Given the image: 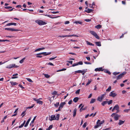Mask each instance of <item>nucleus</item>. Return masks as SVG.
<instances>
[{"label": "nucleus", "instance_id": "f257e3e1", "mask_svg": "<svg viewBox=\"0 0 130 130\" xmlns=\"http://www.w3.org/2000/svg\"><path fill=\"white\" fill-rule=\"evenodd\" d=\"M51 53V52H50L48 53H47L46 52H42L40 53H39L38 54H37V55L36 57H38V58H41L42 57V56H39L38 55H42L43 54L44 55V56H46L48 55H49Z\"/></svg>", "mask_w": 130, "mask_h": 130}, {"label": "nucleus", "instance_id": "f03ea898", "mask_svg": "<svg viewBox=\"0 0 130 130\" xmlns=\"http://www.w3.org/2000/svg\"><path fill=\"white\" fill-rule=\"evenodd\" d=\"M90 32L91 34L94 36L96 38L98 39H100V38L99 37L95 31H90Z\"/></svg>", "mask_w": 130, "mask_h": 130}, {"label": "nucleus", "instance_id": "7ed1b4c3", "mask_svg": "<svg viewBox=\"0 0 130 130\" xmlns=\"http://www.w3.org/2000/svg\"><path fill=\"white\" fill-rule=\"evenodd\" d=\"M35 22L40 25H44L46 24L45 22L42 20H37L35 21Z\"/></svg>", "mask_w": 130, "mask_h": 130}, {"label": "nucleus", "instance_id": "20e7f679", "mask_svg": "<svg viewBox=\"0 0 130 130\" xmlns=\"http://www.w3.org/2000/svg\"><path fill=\"white\" fill-rule=\"evenodd\" d=\"M87 69L83 70H78L75 71V74L76 73H82L83 75H84L85 73L86 72Z\"/></svg>", "mask_w": 130, "mask_h": 130}, {"label": "nucleus", "instance_id": "39448f33", "mask_svg": "<svg viewBox=\"0 0 130 130\" xmlns=\"http://www.w3.org/2000/svg\"><path fill=\"white\" fill-rule=\"evenodd\" d=\"M18 67V66L16 65L15 64H12L8 66L6 68L8 69H11L13 68H17Z\"/></svg>", "mask_w": 130, "mask_h": 130}, {"label": "nucleus", "instance_id": "423d86ee", "mask_svg": "<svg viewBox=\"0 0 130 130\" xmlns=\"http://www.w3.org/2000/svg\"><path fill=\"white\" fill-rule=\"evenodd\" d=\"M105 95V94H103L101 96L98 97L97 99V100L100 102H102L104 98Z\"/></svg>", "mask_w": 130, "mask_h": 130}, {"label": "nucleus", "instance_id": "0eeeda50", "mask_svg": "<svg viewBox=\"0 0 130 130\" xmlns=\"http://www.w3.org/2000/svg\"><path fill=\"white\" fill-rule=\"evenodd\" d=\"M5 29L11 31H17L20 30L15 29L14 28H5Z\"/></svg>", "mask_w": 130, "mask_h": 130}, {"label": "nucleus", "instance_id": "6e6552de", "mask_svg": "<svg viewBox=\"0 0 130 130\" xmlns=\"http://www.w3.org/2000/svg\"><path fill=\"white\" fill-rule=\"evenodd\" d=\"M117 95V94L116 93H114L113 91L111 92L109 94V96L112 97L113 98L115 97Z\"/></svg>", "mask_w": 130, "mask_h": 130}, {"label": "nucleus", "instance_id": "1a4fd4ad", "mask_svg": "<svg viewBox=\"0 0 130 130\" xmlns=\"http://www.w3.org/2000/svg\"><path fill=\"white\" fill-rule=\"evenodd\" d=\"M104 122V120H103L102 121H101L100 120H98L96 122V124H98L100 126L101 125L103 124Z\"/></svg>", "mask_w": 130, "mask_h": 130}, {"label": "nucleus", "instance_id": "9d476101", "mask_svg": "<svg viewBox=\"0 0 130 130\" xmlns=\"http://www.w3.org/2000/svg\"><path fill=\"white\" fill-rule=\"evenodd\" d=\"M119 109V107L118 105L117 104L113 108L112 111L113 112L114 110L116 109V110H118Z\"/></svg>", "mask_w": 130, "mask_h": 130}, {"label": "nucleus", "instance_id": "9b49d317", "mask_svg": "<svg viewBox=\"0 0 130 130\" xmlns=\"http://www.w3.org/2000/svg\"><path fill=\"white\" fill-rule=\"evenodd\" d=\"M33 100L34 101H36L37 103H38L40 104L41 105H42L43 104V102L42 101L39 100V99L36 100V98H34Z\"/></svg>", "mask_w": 130, "mask_h": 130}, {"label": "nucleus", "instance_id": "f8f14e48", "mask_svg": "<svg viewBox=\"0 0 130 130\" xmlns=\"http://www.w3.org/2000/svg\"><path fill=\"white\" fill-rule=\"evenodd\" d=\"M104 69H103L102 67H100L99 68H97L95 69L94 70L95 71H103L104 70Z\"/></svg>", "mask_w": 130, "mask_h": 130}, {"label": "nucleus", "instance_id": "ddd939ff", "mask_svg": "<svg viewBox=\"0 0 130 130\" xmlns=\"http://www.w3.org/2000/svg\"><path fill=\"white\" fill-rule=\"evenodd\" d=\"M56 119L55 116V115H52L51 116V118H49V119L50 121H52Z\"/></svg>", "mask_w": 130, "mask_h": 130}, {"label": "nucleus", "instance_id": "4468645a", "mask_svg": "<svg viewBox=\"0 0 130 130\" xmlns=\"http://www.w3.org/2000/svg\"><path fill=\"white\" fill-rule=\"evenodd\" d=\"M120 116L118 115H116L114 117V118L115 120H118L119 117Z\"/></svg>", "mask_w": 130, "mask_h": 130}, {"label": "nucleus", "instance_id": "2eb2a0df", "mask_svg": "<svg viewBox=\"0 0 130 130\" xmlns=\"http://www.w3.org/2000/svg\"><path fill=\"white\" fill-rule=\"evenodd\" d=\"M31 119V117H30L29 118L28 120L27 121L26 123L25 124V125H24L25 127H27L28 126V125L29 124V121H30Z\"/></svg>", "mask_w": 130, "mask_h": 130}, {"label": "nucleus", "instance_id": "dca6fc26", "mask_svg": "<svg viewBox=\"0 0 130 130\" xmlns=\"http://www.w3.org/2000/svg\"><path fill=\"white\" fill-rule=\"evenodd\" d=\"M65 104V102L61 103L60 104L59 107L61 109L63 107L64 104Z\"/></svg>", "mask_w": 130, "mask_h": 130}, {"label": "nucleus", "instance_id": "f3484780", "mask_svg": "<svg viewBox=\"0 0 130 130\" xmlns=\"http://www.w3.org/2000/svg\"><path fill=\"white\" fill-rule=\"evenodd\" d=\"M45 48L44 47H42L41 48H39L38 49H37L35 50V52H37L38 51H39L41 50H43L45 49Z\"/></svg>", "mask_w": 130, "mask_h": 130}, {"label": "nucleus", "instance_id": "a211bd4d", "mask_svg": "<svg viewBox=\"0 0 130 130\" xmlns=\"http://www.w3.org/2000/svg\"><path fill=\"white\" fill-rule=\"evenodd\" d=\"M119 121V122L118 123V124L120 125H121L123 124L124 123L125 121H123L121 120H120Z\"/></svg>", "mask_w": 130, "mask_h": 130}, {"label": "nucleus", "instance_id": "6ab92c4d", "mask_svg": "<svg viewBox=\"0 0 130 130\" xmlns=\"http://www.w3.org/2000/svg\"><path fill=\"white\" fill-rule=\"evenodd\" d=\"M92 11H93V10H92V9H88L87 10H85V11L89 13H90Z\"/></svg>", "mask_w": 130, "mask_h": 130}, {"label": "nucleus", "instance_id": "aec40b11", "mask_svg": "<svg viewBox=\"0 0 130 130\" xmlns=\"http://www.w3.org/2000/svg\"><path fill=\"white\" fill-rule=\"evenodd\" d=\"M102 27L101 25H98L95 26V28L97 29H99L100 28Z\"/></svg>", "mask_w": 130, "mask_h": 130}, {"label": "nucleus", "instance_id": "412c9836", "mask_svg": "<svg viewBox=\"0 0 130 130\" xmlns=\"http://www.w3.org/2000/svg\"><path fill=\"white\" fill-rule=\"evenodd\" d=\"M86 42L87 43V44L88 45H92V46H94V45L92 43L87 41H86Z\"/></svg>", "mask_w": 130, "mask_h": 130}, {"label": "nucleus", "instance_id": "4be33fe9", "mask_svg": "<svg viewBox=\"0 0 130 130\" xmlns=\"http://www.w3.org/2000/svg\"><path fill=\"white\" fill-rule=\"evenodd\" d=\"M104 72L110 75L111 74V73L107 69H105L104 70Z\"/></svg>", "mask_w": 130, "mask_h": 130}, {"label": "nucleus", "instance_id": "5701e85b", "mask_svg": "<svg viewBox=\"0 0 130 130\" xmlns=\"http://www.w3.org/2000/svg\"><path fill=\"white\" fill-rule=\"evenodd\" d=\"M10 83L12 86H14L18 84V83L15 82H11Z\"/></svg>", "mask_w": 130, "mask_h": 130}, {"label": "nucleus", "instance_id": "b1692460", "mask_svg": "<svg viewBox=\"0 0 130 130\" xmlns=\"http://www.w3.org/2000/svg\"><path fill=\"white\" fill-rule=\"evenodd\" d=\"M78 100V97H76L74 98L73 100V101L75 103Z\"/></svg>", "mask_w": 130, "mask_h": 130}, {"label": "nucleus", "instance_id": "393cba45", "mask_svg": "<svg viewBox=\"0 0 130 130\" xmlns=\"http://www.w3.org/2000/svg\"><path fill=\"white\" fill-rule=\"evenodd\" d=\"M122 76H123L122 75V74H120L118 76L117 78V80L120 79H121Z\"/></svg>", "mask_w": 130, "mask_h": 130}, {"label": "nucleus", "instance_id": "a878e982", "mask_svg": "<svg viewBox=\"0 0 130 130\" xmlns=\"http://www.w3.org/2000/svg\"><path fill=\"white\" fill-rule=\"evenodd\" d=\"M74 23H75L76 24H82V22L79 21H75L74 22Z\"/></svg>", "mask_w": 130, "mask_h": 130}, {"label": "nucleus", "instance_id": "bb28decb", "mask_svg": "<svg viewBox=\"0 0 130 130\" xmlns=\"http://www.w3.org/2000/svg\"><path fill=\"white\" fill-rule=\"evenodd\" d=\"M76 111L77 109L76 108H75L74 109L73 114V117H75L76 115Z\"/></svg>", "mask_w": 130, "mask_h": 130}, {"label": "nucleus", "instance_id": "cd10ccee", "mask_svg": "<svg viewBox=\"0 0 130 130\" xmlns=\"http://www.w3.org/2000/svg\"><path fill=\"white\" fill-rule=\"evenodd\" d=\"M95 43L96 44V45L98 46H101V42H95Z\"/></svg>", "mask_w": 130, "mask_h": 130}, {"label": "nucleus", "instance_id": "c85d7f7f", "mask_svg": "<svg viewBox=\"0 0 130 130\" xmlns=\"http://www.w3.org/2000/svg\"><path fill=\"white\" fill-rule=\"evenodd\" d=\"M83 106H84L83 105L80 108V110H79L80 111H81L83 110H84L86 109V108H83Z\"/></svg>", "mask_w": 130, "mask_h": 130}, {"label": "nucleus", "instance_id": "c756f323", "mask_svg": "<svg viewBox=\"0 0 130 130\" xmlns=\"http://www.w3.org/2000/svg\"><path fill=\"white\" fill-rule=\"evenodd\" d=\"M95 99H92L90 102V103L91 104L95 102Z\"/></svg>", "mask_w": 130, "mask_h": 130}, {"label": "nucleus", "instance_id": "7c9ffc66", "mask_svg": "<svg viewBox=\"0 0 130 130\" xmlns=\"http://www.w3.org/2000/svg\"><path fill=\"white\" fill-rule=\"evenodd\" d=\"M107 103V101H106L103 102L101 103V104L102 106H104L105 104Z\"/></svg>", "mask_w": 130, "mask_h": 130}, {"label": "nucleus", "instance_id": "2f4dec72", "mask_svg": "<svg viewBox=\"0 0 130 130\" xmlns=\"http://www.w3.org/2000/svg\"><path fill=\"white\" fill-rule=\"evenodd\" d=\"M53 125H50L49 127L48 128L46 129V130H50L53 127Z\"/></svg>", "mask_w": 130, "mask_h": 130}, {"label": "nucleus", "instance_id": "473e14b6", "mask_svg": "<svg viewBox=\"0 0 130 130\" xmlns=\"http://www.w3.org/2000/svg\"><path fill=\"white\" fill-rule=\"evenodd\" d=\"M111 86H109L108 88L106 90V91H107L109 92L111 90Z\"/></svg>", "mask_w": 130, "mask_h": 130}, {"label": "nucleus", "instance_id": "72a5a7b5", "mask_svg": "<svg viewBox=\"0 0 130 130\" xmlns=\"http://www.w3.org/2000/svg\"><path fill=\"white\" fill-rule=\"evenodd\" d=\"M59 114H57L55 117V118L56 119L55 120H58L59 119Z\"/></svg>", "mask_w": 130, "mask_h": 130}, {"label": "nucleus", "instance_id": "f704fd0d", "mask_svg": "<svg viewBox=\"0 0 130 130\" xmlns=\"http://www.w3.org/2000/svg\"><path fill=\"white\" fill-rule=\"evenodd\" d=\"M25 59V57H24V58H23V59H22V60H21L20 61V63H22L23 62L24 60Z\"/></svg>", "mask_w": 130, "mask_h": 130}, {"label": "nucleus", "instance_id": "c9c22d12", "mask_svg": "<svg viewBox=\"0 0 130 130\" xmlns=\"http://www.w3.org/2000/svg\"><path fill=\"white\" fill-rule=\"evenodd\" d=\"M112 100H110L109 101H107V103L108 105H109L111 104L112 103Z\"/></svg>", "mask_w": 130, "mask_h": 130}, {"label": "nucleus", "instance_id": "e433bc0d", "mask_svg": "<svg viewBox=\"0 0 130 130\" xmlns=\"http://www.w3.org/2000/svg\"><path fill=\"white\" fill-rule=\"evenodd\" d=\"M43 75H44V76L47 78H49L50 77V76L48 75V74H44Z\"/></svg>", "mask_w": 130, "mask_h": 130}, {"label": "nucleus", "instance_id": "4c0bfd02", "mask_svg": "<svg viewBox=\"0 0 130 130\" xmlns=\"http://www.w3.org/2000/svg\"><path fill=\"white\" fill-rule=\"evenodd\" d=\"M59 105V103H56V104H54V106L56 107H57Z\"/></svg>", "mask_w": 130, "mask_h": 130}, {"label": "nucleus", "instance_id": "58836bf2", "mask_svg": "<svg viewBox=\"0 0 130 130\" xmlns=\"http://www.w3.org/2000/svg\"><path fill=\"white\" fill-rule=\"evenodd\" d=\"M36 116L34 118V119H33V120L31 121V123L30 124V125H31V123H34V121L35 120L36 118Z\"/></svg>", "mask_w": 130, "mask_h": 130}, {"label": "nucleus", "instance_id": "ea45409f", "mask_svg": "<svg viewBox=\"0 0 130 130\" xmlns=\"http://www.w3.org/2000/svg\"><path fill=\"white\" fill-rule=\"evenodd\" d=\"M92 80H89V79H88V82L87 83L86 85V86H88L91 83V82Z\"/></svg>", "mask_w": 130, "mask_h": 130}, {"label": "nucleus", "instance_id": "a19ab883", "mask_svg": "<svg viewBox=\"0 0 130 130\" xmlns=\"http://www.w3.org/2000/svg\"><path fill=\"white\" fill-rule=\"evenodd\" d=\"M57 92L56 91H54L52 93V94L53 95H56L57 94Z\"/></svg>", "mask_w": 130, "mask_h": 130}, {"label": "nucleus", "instance_id": "79ce46f5", "mask_svg": "<svg viewBox=\"0 0 130 130\" xmlns=\"http://www.w3.org/2000/svg\"><path fill=\"white\" fill-rule=\"evenodd\" d=\"M6 9H9L10 8H12V7L11 6H6L5 7H4Z\"/></svg>", "mask_w": 130, "mask_h": 130}, {"label": "nucleus", "instance_id": "37998d69", "mask_svg": "<svg viewBox=\"0 0 130 130\" xmlns=\"http://www.w3.org/2000/svg\"><path fill=\"white\" fill-rule=\"evenodd\" d=\"M65 70V68H63L57 71V72H59L61 71H64Z\"/></svg>", "mask_w": 130, "mask_h": 130}, {"label": "nucleus", "instance_id": "c03bdc74", "mask_svg": "<svg viewBox=\"0 0 130 130\" xmlns=\"http://www.w3.org/2000/svg\"><path fill=\"white\" fill-rule=\"evenodd\" d=\"M10 41L8 40H0V42H5V41Z\"/></svg>", "mask_w": 130, "mask_h": 130}, {"label": "nucleus", "instance_id": "a18cd8bd", "mask_svg": "<svg viewBox=\"0 0 130 130\" xmlns=\"http://www.w3.org/2000/svg\"><path fill=\"white\" fill-rule=\"evenodd\" d=\"M78 65H82L83 64V62L82 61H79L78 62H77Z\"/></svg>", "mask_w": 130, "mask_h": 130}, {"label": "nucleus", "instance_id": "49530a36", "mask_svg": "<svg viewBox=\"0 0 130 130\" xmlns=\"http://www.w3.org/2000/svg\"><path fill=\"white\" fill-rule=\"evenodd\" d=\"M34 106V104H32V105L30 106V107H27V109H30V108H33Z\"/></svg>", "mask_w": 130, "mask_h": 130}, {"label": "nucleus", "instance_id": "de8ad7c7", "mask_svg": "<svg viewBox=\"0 0 130 130\" xmlns=\"http://www.w3.org/2000/svg\"><path fill=\"white\" fill-rule=\"evenodd\" d=\"M26 79L28 82H32V81L29 78H26Z\"/></svg>", "mask_w": 130, "mask_h": 130}, {"label": "nucleus", "instance_id": "09e8293b", "mask_svg": "<svg viewBox=\"0 0 130 130\" xmlns=\"http://www.w3.org/2000/svg\"><path fill=\"white\" fill-rule=\"evenodd\" d=\"M87 123L86 122L83 125V127L84 128H85L86 127V124Z\"/></svg>", "mask_w": 130, "mask_h": 130}, {"label": "nucleus", "instance_id": "8fccbe9b", "mask_svg": "<svg viewBox=\"0 0 130 130\" xmlns=\"http://www.w3.org/2000/svg\"><path fill=\"white\" fill-rule=\"evenodd\" d=\"M80 91V89H78L75 92V93L76 94H78L79 93V92Z\"/></svg>", "mask_w": 130, "mask_h": 130}, {"label": "nucleus", "instance_id": "3c124183", "mask_svg": "<svg viewBox=\"0 0 130 130\" xmlns=\"http://www.w3.org/2000/svg\"><path fill=\"white\" fill-rule=\"evenodd\" d=\"M120 73L119 72H115L113 73V74L114 75H116L119 74Z\"/></svg>", "mask_w": 130, "mask_h": 130}, {"label": "nucleus", "instance_id": "603ef678", "mask_svg": "<svg viewBox=\"0 0 130 130\" xmlns=\"http://www.w3.org/2000/svg\"><path fill=\"white\" fill-rule=\"evenodd\" d=\"M130 109H124V112H128L129 110H130Z\"/></svg>", "mask_w": 130, "mask_h": 130}, {"label": "nucleus", "instance_id": "864d4df0", "mask_svg": "<svg viewBox=\"0 0 130 130\" xmlns=\"http://www.w3.org/2000/svg\"><path fill=\"white\" fill-rule=\"evenodd\" d=\"M100 126L98 124H96V125L94 126V128H96Z\"/></svg>", "mask_w": 130, "mask_h": 130}, {"label": "nucleus", "instance_id": "5fc2aeb1", "mask_svg": "<svg viewBox=\"0 0 130 130\" xmlns=\"http://www.w3.org/2000/svg\"><path fill=\"white\" fill-rule=\"evenodd\" d=\"M78 65V64H77V62L76 63H73L72 65V67H74L75 66Z\"/></svg>", "mask_w": 130, "mask_h": 130}, {"label": "nucleus", "instance_id": "6e6d98bb", "mask_svg": "<svg viewBox=\"0 0 130 130\" xmlns=\"http://www.w3.org/2000/svg\"><path fill=\"white\" fill-rule=\"evenodd\" d=\"M84 63L86 64H91V63L90 62H88L86 61L84 62Z\"/></svg>", "mask_w": 130, "mask_h": 130}, {"label": "nucleus", "instance_id": "4d7b16f0", "mask_svg": "<svg viewBox=\"0 0 130 130\" xmlns=\"http://www.w3.org/2000/svg\"><path fill=\"white\" fill-rule=\"evenodd\" d=\"M84 20L85 21H86V22H88L90 21H91V20L90 19H85Z\"/></svg>", "mask_w": 130, "mask_h": 130}, {"label": "nucleus", "instance_id": "13d9d810", "mask_svg": "<svg viewBox=\"0 0 130 130\" xmlns=\"http://www.w3.org/2000/svg\"><path fill=\"white\" fill-rule=\"evenodd\" d=\"M25 111H23L22 112V113L21 115H23L22 117H23L25 116Z\"/></svg>", "mask_w": 130, "mask_h": 130}, {"label": "nucleus", "instance_id": "bf43d9fd", "mask_svg": "<svg viewBox=\"0 0 130 130\" xmlns=\"http://www.w3.org/2000/svg\"><path fill=\"white\" fill-rule=\"evenodd\" d=\"M56 57H57L56 56L54 57L50 58L49 59V60H53L54 59H55V58H56Z\"/></svg>", "mask_w": 130, "mask_h": 130}, {"label": "nucleus", "instance_id": "052dcab7", "mask_svg": "<svg viewBox=\"0 0 130 130\" xmlns=\"http://www.w3.org/2000/svg\"><path fill=\"white\" fill-rule=\"evenodd\" d=\"M19 86L22 89H24V88L21 84H19Z\"/></svg>", "mask_w": 130, "mask_h": 130}, {"label": "nucleus", "instance_id": "680f3d73", "mask_svg": "<svg viewBox=\"0 0 130 130\" xmlns=\"http://www.w3.org/2000/svg\"><path fill=\"white\" fill-rule=\"evenodd\" d=\"M11 25H12V23H9L7 24L6 25L7 26H9Z\"/></svg>", "mask_w": 130, "mask_h": 130}, {"label": "nucleus", "instance_id": "e2e57ef3", "mask_svg": "<svg viewBox=\"0 0 130 130\" xmlns=\"http://www.w3.org/2000/svg\"><path fill=\"white\" fill-rule=\"evenodd\" d=\"M47 64L48 65H51V66H54L53 64L51 62H49V63H47Z\"/></svg>", "mask_w": 130, "mask_h": 130}, {"label": "nucleus", "instance_id": "0e129e2a", "mask_svg": "<svg viewBox=\"0 0 130 130\" xmlns=\"http://www.w3.org/2000/svg\"><path fill=\"white\" fill-rule=\"evenodd\" d=\"M52 13L53 14H56V13H59V12L58 11H53L52 12Z\"/></svg>", "mask_w": 130, "mask_h": 130}, {"label": "nucleus", "instance_id": "69168bd1", "mask_svg": "<svg viewBox=\"0 0 130 130\" xmlns=\"http://www.w3.org/2000/svg\"><path fill=\"white\" fill-rule=\"evenodd\" d=\"M72 101L71 100L69 101L68 103L70 105L71 104H72Z\"/></svg>", "mask_w": 130, "mask_h": 130}, {"label": "nucleus", "instance_id": "338daca9", "mask_svg": "<svg viewBox=\"0 0 130 130\" xmlns=\"http://www.w3.org/2000/svg\"><path fill=\"white\" fill-rule=\"evenodd\" d=\"M24 125V124H22L21 125L19 126V128L22 127Z\"/></svg>", "mask_w": 130, "mask_h": 130}, {"label": "nucleus", "instance_id": "774afa93", "mask_svg": "<svg viewBox=\"0 0 130 130\" xmlns=\"http://www.w3.org/2000/svg\"><path fill=\"white\" fill-rule=\"evenodd\" d=\"M86 58L88 60H90V58L89 57H86Z\"/></svg>", "mask_w": 130, "mask_h": 130}]
</instances>
